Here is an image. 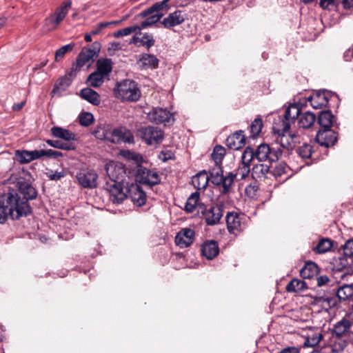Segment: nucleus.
Masks as SVG:
<instances>
[{
    "label": "nucleus",
    "instance_id": "13d9d810",
    "mask_svg": "<svg viewBox=\"0 0 353 353\" xmlns=\"http://www.w3.org/2000/svg\"><path fill=\"white\" fill-rule=\"evenodd\" d=\"M79 123L82 126L88 127L94 122V117L90 112H83L79 116Z\"/></svg>",
    "mask_w": 353,
    "mask_h": 353
},
{
    "label": "nucleus",
    "instance_id": "5701e85b",
    "mask_svg": "<svg viewBox=\"0 0 353 353\" xmlns=\"http://www.w3.org/2000/svg\"><path fill=\"white\" fill-rule=\"evenodd\" d=\"M277 135L276 141L280 144V147H279L280 149L283 148L287 150H292L295 147L296 143L299 142V137L295 134H286V133H282V134Z\"/></svg>",
    "mask_w": 353,
    "mask_h": 353
},
{
    "label": "nucleus",
    "instance_id": "423d86ee",
    "mask_svg": "<svg viewBox=\"0 0 353 353\" xmlns=\"http://www.w3.org/2000/svg\"><path fill=\"white\" fill-rule=\"evenodd\" d=\"M138 136L148 145L158 144L163 139L164 132L158 127L145 126L137 131Z\"/></svg>",
    "mask_w": 353,
    "mask_h": 353
},
{
    "label": "nucleus",
    "instance_id": "dca6fc26",
    "mask_svg": "<svg viewBox=\"0 0 353 353\" xmlns=\"http://www.w3.org/2000/svg\"><path fill=\"white\" fill-rule=\"evenodd\" d=\"M225 219L227 228L230 233L237 234L243 230V217L237 212H228Z\"/></svg>",
    "mask_w": 353,
    "mask_h": 353
},
{
    "label": "nucleus",
    "instance_id": "8fccbe9b",
    "mask_svg": "<svg viewBox=\"0 0 353 353\" xmlns=\"http://www.w3.org/2000/svg\"><path fill=\"white\" fill-rule=\"evenodd\" d=\"M225 155V149L219 145L214 148L213 152L211 154L212 159L214 161V164H222V161Z\"/></svg>",
    "mask_w": 353,
    "mask_h": 353
},
{
    "label": "nucleus",
    "instance_id": "4d7b16f0",
    "mask_svg": "<svg viewBox=\"0 0 353 353\" xmlns=\"http://www.w3.org/2000/svg\"><path fill=\"white\" fill-rule=\"evenodd\" d=\"M140 43L143 46L146 48L148 50H149L150 48L154 45L155 40L152 34L146 32L144 33L142 38L140 39Z\"/></svg>",
    "mask_w": 353,
    "mask_h": 353
},
{
    "label": "nucleus",
    "instance_id": "bf43d9fd",
    "mask_svg": "<svg viewBox=\"0 0 353 353\" xmlns=\"http://www.w3.org/2000/svg\"><path fill=\"white\" fill-rule=\"evenodd\" d=\"M137 29H139V28L137 26L125 28L123 29H121L116 31L115 32H114L113 35L116 38L122 37L124 36L130 35L133 32H138Z\"/></svg>",
    "mask_w": 353,
    "mask_h": 353
},
{
    "label": "nucleus",
    "instance_id": "4c0bfd02",
    "mask_svg": "<svg viewBox=\"0 0 353 353\" xmlns=\"http://www.w3.org/2000/svg\"><path fill=\"white\" fill-rule=\"evenodd\" d=\"M170 0H163L159 2H157L153 4L152 6L148 8V9L143 10L140 13V16L143 18L146 17L154 12L159 13V11L165 10H167L168 8V1Z\"/></svg>",
    "mask_w": 353,
    "mask_h": 353
},
{
    "label": "nucleus",
    "instance_id": "4be33fe9",
    "mask_svg": "<svg viewBox=\"0 0 353 353\" xmlns=\"http://www.w3.org/2000/svg\"><path fill=\"white\" fill-rule=\"evenodd\" d=\"M243 132L240 130L230 135L225 140L226 145L232 150H239L245 144V137L243 134Z\"/></svg>",
    "mask_w": 353,
    "mask_h": 353
},
{
    "label": "nucleus",
    "instance_id": "f03ea898",
    "mask_svg": "<svg viewBox=\"0 0 353 353\" xmlns=\"http://www.w3.org/2000/svg\"><path fill=\"white\" fill-rule=\"evenodd\" d=\"M17 189L8 190V192L3 194V200L8 203H12L14 207L12 210V215L15 217L27 216L32 213V208L28 201L35 199L37 196V191L32 185L25 181L19 180L17 183Z\"/></svg>",
    "mask_w": 353,
    "mask_h": 353
},
{
    "label": "nucleus",
    "instance_id": "69168bd1",
    "mask_svg": "<svg viewBox=\"0 0 353 353\" xmlns=\"http://www.w3.org/2000/svg\"><path fill=\"white\" fill-rule=\"evenodd\" d=\"M126 158L129 160H132L134 161L137 166V169L139 167H141V164L143 161V157L141 154L133 152H128V154L126 155Z\"/></svg>",
    "mask_w": 353,
    "mask_h": 353
},
{
    "label": "nucleus",
    "instance_id": "c9c22d12",
    "mask_svg": "<svg viewBox=\"0 0 353 353\" xmlns=\"http://www.w3.org/2000/svg\"><path fill=\"white\" fill-rule=\"evenodd\" d=\"M80 96L82 99L94 105H98L101 102L99 94L90 88L82 89L80 92Z\"/></svg>",
    "mask_w": 353,
    "mask_h": 353
},
{
    "label": "nucleus",
    "instance_id": "58836bf2",
    "mask_svg": "<svg viewBox=\"0 0 353 353\" xmlns=\"http://www.w3.org/2000/svg\"><path fill=\"white\" fill-rule=\"evenodd\" d=\"M254 159H256L254 150L252 147L248 146L243 151L241 157L243 163L242 169H243L246 173L250 172V163Z\"/></svg>",
    "mask_w": 353,
    "mask_h": 353
},
{
    "label": "nucleus",
    "instance_id": "e2e57ef3",
    "mask_svg": "<svg viewBox=\"0 0 353 353\" xmlns=\"http://www.w3.org/2000/svg\"><path fill=\"white\" fill-rule=\"evenodd\" d=\"M343 253L346 257H353V239L347 240L343 246Z\"/></svg>",
    "mask_w": 353,
    "mask_h": 353
},
{
    "label": "nucleus",
    "instance_id": "79ce46f5",
    "mask_svg": "<svg viewBox=\"0 0 353 353\" xmlns=\"http://www.w3.org/2000/svg\"><path fill=\"white\" fill-rule=\"evenodd\" d=\"M209 173V177L212 183L216 185H220L221 180L223 176L221 164H214V166L210 170Z\"/></svg>",
    "mask_w": 353,
    "mask_h": 353
},
{
    "label": "nucleus",
    "instance_id": "6ab92c4d",
    "mask_svg": "<svg viewBox=\"0 0 353 353\" xmlns=\"http://www.w3.org/2000/svg\"><path fill=\"white\" fill-rule=\"evenodd\" d=\"M252 176L256 181H265L272 179V172L270 165L265 163H259L254 165L252 170Z\"/></svg>",
    "mask_w": 353,
    "mask_h": 353
},
{
    "label": "nucleus",
    "instance_id": "864d4df0",
    "mask_svg": "<svg viewBox=\"0 0 353 353\" xmlns=\"http://www.w3.org/2000/svg\"><path fill=\"white\" fill-rule=\"evenodd\" d=\"M288 170V166L285 163H280L271 170L272 179H278L283 175L286 174Z\"/></svg>",
    "mask_w": 353,
    "mask_h": 353
},
{
    "label": "nucleus",
    "instance_id": "9b49d317",
    "mask_svg": "<svg viewBox=\"0 0 353 353\" xmlns=\"http://www.w3.org/2000/svg\"><path fill=\"white\" fill-rule=\"evenodd\" d=\"M134 141V135L130 130L124 126L113 128L110 143L114 144L132 143Z\"/></svg>",
    "mask_w": 353,
    "mask_h": 353
},
{
    "label": "nucleus",
    "instance_id": "a18cd8bd",
    "mask_svg": "<svg viewBox=\"0 0 353 353\" xmlns=\"http://www.w3.org/2000/svg\"><path fill=\"white\" fill-rule=\"evenodd\" d=\"M235 178L236 174L232 172H229L227 176L222 177L220 183V185L222 187V194H226L230 192Z\"/></svg>",
    "mask_w": 353,
    "mask_h": 353
},
{
    "label": "nucleus",
    "instance_id": "603ef678",
    "mask_svg": "<svg viewBox=\"0 0 353 353\" xmlns=\"http://www.w3.org/2000/svg\"><path fill=\"white\" fill-rule=\"evenodd\" d=\"M103 78L104 76L103 74L96 71L88 76L87 81L91 86L98 88L103 83Z\"/></svg>",
    "mask_w": 353,
    "mask_h": 353
},
{
    "label": "nucleus",
    "instance_id": "39448f33",
    "mask_svg": "<svg viewBox=\"0 0 353 353\" xmlns=\"http://www.w3.org/2000/svg\"><path fill=\"white\" fill-rule=\"evenodd\" d=\"M71 6V0L64 1L61 6L56 8L53 14L46 19L45 26L48 27V30H54L57 28L65 19Z\"/></svg>",
    "mask_w": 353,
    "mask_h": 353
},
{
    "label": "nucleus",
    "instance_id": "7ed1b4c3",
    "mask_svg": "<svg viewBox=\"0 0 353 353\" xmlns=\"http://www.w3.org/2000/svg\"><path fill=\"white\" fill-rule=\"evenodd\" d=\"M114 94L117 99L123 101H137L141 97V92L137 82L125 79L117 83Z\"/></svg>",
    "mask_w": 353,
    "mask_h": 353
},
{
    "label": "nucleus",
    "instance_id": "9d476101",
    "mask_svg": "<svg viewBox=\"0 0 353 353\" xmlns=\"http://www.w3.org/2000/svg\"><path fill=\"white\" fill-rule=\"evenodd\" d=\"M101 50V43L94 41L90 48H83L79 54L76 63H77V68H82L86 63L92 60L94 57H97Z\"/></svg>",
    "mask_w": 353,
    "mask_h": 353
},
{
    "label": "nucleus",
    "instance_id": "b1692460",
    "mask_svg": "<svg viewBox=\"0 0 353 353\" xmlns=\"http://www.w3.org/2000/svg\"><path fill=\"white\" fill-rule=\"evenodd\" d=\"M201 252L207 259L212 260L219 253V244L214 240L205 241L201 245Z\"/></svg>",
    "mask_w": 353,
    "mask_h": 353
},
{
    "label": "nucleus",
    "instance_id": "c756f323",
    "mask_svg": "<svg viewBox=\"0 0 353 353\" xmlns=\"http://www.w3.org/2000/svg\"><path fill=\"white\" fill-rule=\"evenodd\" d=\"M71 78L61 77L59 78L50 92L52 97L55 96H61V93L66 90V89L71 85Z\"/></svg>",
    "mask_w": 353,
    "mask_h": 353
},
{
    "label": "nucleus",
    "instance_id": "393cba45",
    "mask_svg": "<svg viewBox=\"0 0 353 353\" xmlns=\"http://www.w3.org/2000/svg\"><path fill=\"white\" fill-rule=\"evenodd\" d=\"M112 127L106 123H100L93 131L94 136L100 140L110 141Z\"/></svg>",
    "mask_w": 353,
    "mask_h": 353
},
{
    "label": "nucleus",
    "instance_id": "a211bd4d",
    "mask_svg": "<svg viewBox=\"0 0 353 353\" xmlns=\"http://www.w3.org/2000/svg\"><path fill=\"white\" fill-rule=\"evenodd\" d=\"M185 21V14L180 10H175L170 13L168 16L163 19L161 23L165 28L172 29L173 27L181 25Z\"/></svg>",
    "mask_w": 353,
    "mask_h": 353
},
{
    "label": "nucleus",
    "instance_id": "49530a36",
    "mask_svg": "<svg viewBox=\"0 0 353 353\" xmlns=\"http://www.w3.org/2000/svg\"><path fill=\"white\" fill-rule=\"evenodd\" d=\"M332 245V241L330 239H322L312 250L316 253L323 254L330 251Z\"/></svg>",
    "mask_w": 353,
    "mask_h": 353
},
{
    "label": "nucleus",
    "instance_id": "c03bdc74",
    "mask_svg": "<svg viewBox=\"0 0 353 353\" xmlns=\"http://www.w3.org/2000/svg\"><path fill=\"white\" fill-rule=\"evenodd\" d=\"M334 294L338 301H345L352 296L353 288L351 285H345L339 288Z\"/></svg>",
    "mask_w": 353,
    "mask_h": 353
},
{
    "label": "nucleus",
    "instance_id": "412c9836",
    "mask_svg": "<svg viewBox=\"0 0 353 353\" xmlns=\"http://www.w3.org/2000/svg\"><path fill=\"white\" fill-rule=\"evenodd\" d=\"M3 194L0 196V223H6L8 216L13 220L19 219L21 217H15V214L12 215V210H14V207L12 203H8L3 200ZM14 211L13 212H14Z\"/></svg>",
    "mask_w": 353,
    "mask_h": 353
},
{
    "label": "nucleus",
    "instance_id": "aec40b11",
    "mask_svg": "<svg viewBox=\"0 0 353 353\" xmlns=\"http://www.w3.org/2000/svg\"><path fill=\"white\" fill-rule=\"evenodd\" d=\"M15 158L20 164H26L32 161L41 158L40 150L32 151L26 150H17L15 151Z\"/></svg>",
    "mask_w": 353,
    "mask_h": 353
},
{
    "label": "nucleus",
    "instance_id": "0e129e2a",
    "mask_svg": "<svg viewBox=\"0 0 353 353\" xmlns=\"http://www.w3.org/2000/svg\"><path fill=\"white\" fill-rule=\"evenodd\" d=\"M349 265V263L345 257H340L337 260H336V264L334 265V268L336 270L339 272H341L345 270Z\"/></svg>",
    "mask_w": 353,
    "mask_h": 353
},
{
    "label": "nucleus",
    "instance_id": "2f4dec72",
    "mask_svg": "<svg viewBox=\"0 0 353 353\" xmlns=\"http://www.w3.org/2000/svg\"><path fill=\"white\" fill-rule=\"evenodd\" d=\"M210 180L209 175L205 170L199 172L192 177V183L197 190L205 189Z\"/></svg>",
    "mask_w": 353,
    "mask_h": 353
},
{
    "label": "nucleus",
    "instance_id": "774afa93",
    "mask_svg": "<svg viewBox=\"0 0 353 353\" xmlns=\"http://www.w3.org/2000/svg\"><path fill=\"white\" fill-rule=\"evenodd\" d=\"M106 28H108V24L103 23V22H101L99 24H97V26L94 27L90 32L92 36H94L100 34L102 30Z\"/></svg>",
    "mask_w": 353,
    "mask_h": 353
},
{
    "label": "nucleus",
    "instance_id": "0eeeda50",
    "mask_svg": "<svg viewBox=\"0 0 353 353\" xmlns=\"http://www.w3.org/2000/svg\"><path fill=\"white\" fill-rule=\"evenodd\" d=\"M255 158L259 161H268L275 162L281 157L283 151L279 148H270L266 143H262L254 150Z\"/></svg>",
    "mask_w": 353,
    "mask_h": 353
},
{
    "label": "nucleus",
    "instance_id": "bb28decb",
    "mask_svg": "<svg viewBox=\"0 0 353 353\" xmlns=\"http://www.w3.org/2000/svg\"><path fill=\"white\" fill-rule=\"evenodd\" d=\"M200 193L194 192L188 197L184 210L188 213H192L195 210L199 214V206L204 205L200 203Z\"/></svg>",
    "mask_w": 353,
    "mask_h": 353
},
{
    "label": "nucleus",
    "instance_id": "72a5a7b5",
    "mask_svg": "<svg viewBox=\"0 0 353 353\" xmlns=\"http://www.w3.org/2000/svg\"><path fill=\"white\" fill-rule=\"evenodd\" d=\"M334 120V116L331 111H321L318 117V123L322 129H330Z\"/></svg>",
    "mask_w": 353,
    "mask_h": 353
},
{
    "label": "nucleus",
    "instance_id": "ea45409f",
    "mask_svg": "<svg viewBox=\"0 0 353 353\" xmlns=\"http://www.w3.org/2000/svg\"><path fill=\"white\" fill-rule=\"evenodd\" d=\"M290 128V124L285 121L282 117L279 116L276 119H274L272 130L275 134L287 133Z\"/></svg>",
    "mask_w": 353,
    "mask_h": 353
},
{
    "label": "nucleus",
    "instance_id": "a878e982",
    "mask_svg": "<svg viewBox=\"0 0 353 353\" xmlns=\"http://www.w3.org/2000/svg\"><path fill=\"white\" fill-rule=\"evenodd\" d=\"M301 112V108L298 104H291L285 109L282 117L291 125L298 119Z\"/></svg>",
    "mask_w": 353,
    "mask_h": 353
},
{
    "label": "nucleus",
    "instance_id": "f8f14e48",
    "mask_svg": "<svg viewBox=\"0 0 353 353\" xmlns=\"http://www.w3.org/2000/svg\"><path fill=\"white\" fill-rule=\"evenodd\" d=\"M332 97H336V94L327 90H319L308 98L311 105L314 109H321L326 106Z\"/></svg>",
    "mask_w": 353,
    "mask_h": 353
},
{
    "label": "nucleus",
    "instance_id": "ddd939ff",
    "mask_svg": "<svg viewBox=\"0 0 353 353\" xmlns=\"http://www.w3.org/2000/svg\"><path fill=\"white\" fill-rule=\"evenodd\" d=\"M76 178L84 188H94L97 185L98 174L93 170H83L77 173Z\"/></svg>",
    "mask_w": 353,
    "mask_h": 353
},
{
    "label": "nucleus",
    "instance_id": "5fc2aeb1",
    "mask_svg": "<svg viewBox=\"0 0 353 353\" xmlns=\"http://www.w3.org/2000/svg\"><path fill=\"white\" fill-rule=\"evenodd\" d=\"M296 152L302 159H310L313 152L312 146L310 144L304 143L296 150Z\"/></svg>",
    "mask_w": 353,
    "mask_h": 353
},
{
    "label": "nucleus",
    "instance_id": "c85d7f7f",
    "mask_svg": "<svg viewBox=\"0 0 353 353\" xmlns=\"http://www.w3.org/2000/svg\"><path fill=\"white\" fill-rule=\"evenodd\" d=\"M319 272V268L316 263L308 261L305 262L304 266L300 270V275L303 279H311L317 276Z\"/></svg>",
    "mask_w": 353,
    "mask_h": 353
},
{
    "label": "nucleus",
    "instance_id": "2eb2a0df",
    "mask_svg": "<svg viewBox=\"0 0 353 353\" xmlns=\"http://www.w3.org/2000/svg\"><path fill=\"white\" fill-rule=\"evenodd\" d=\"M316 142L321 146L329 148L334 146L338 137L336 132L331 129L319 130L315 137Z\"/></svg>",
    "mask_w": 353,
    "mask_h": 353
},
{
    "label": "nucleus",
    "instance_id": "e433bc0d",
    "mask_svg": "<svg viewBox=\"0 0 353 353\" xmlns=\"http://www.w3.org/2000/svg\"><path fill=\"white\" fill-rule=\"evenodd\" d=\"M299 126L307 129L310 128L316 121V116L312 112L306 111L299 117Z\"/></svg>",
    "mask_w": 353,
    "mask_h": 353
},
{
    "label": "nucleus",
    "instance_id": "680f3d73",
    "mask_svg": "<svg viewBox=\"0 0 353 353\" xmlns=\"http://www.w3.org/2000/svg\"><path fill=\"white\" fill-rule=\"evenodd\" d=\"M41 158L43 157H47L51 159H57L58 157H63V154L61 152L49 150H40Z\"/></svg>",
    "mask_w": 353,
    "mask_h": 353
},
{
    "label": "nucleus",
    "instance_id": "de8ad7c7",
    "mask_svg": "<svg viewBox=\"0 0 353 353\" xmlns=\"http://www.w3.org/2000/svg\"><path fill=\"white\" fill-rule=\"evenodd\" d=\"M307 288L306 283L300 279H292L286 286V290L289 292H298Z\"/></svg>",
    "mask_w": 353,
    "mask_h": 353
},
{
    "label": "nucleus",
    "instance_id": "6e6552de",
    "mask_svg": "<svg viewBox=\"0 0 353 353\" xmlns=\"http://www.w3.org/2000/svg\"><path fill=\"white\" fill-rule=\"evenodd\" d=\"M126 199L130 198L132 202L138 207L145 203L146 194L141 188L133 181H130L123 189Z\"/></svg>",
    "mask_w": 353,
    "mask_h": 353
},
{
    "label": "nucleus",
    "instance_id": "a19ab883",
    "mask_svg": "<svg viewBox=\"0 0 353 353\" xmlns=\"http://www.w3.org/2000/svg\"><path fill=\"white\" fill-rule=\"evenodd\" d=\"M316 301L325 310L335 307L339 302L334 293L330 295L319 296L316 299Z\"/></svg>",
    "mask_w": 353,
    "mask_h": 353
},
{
    "label": "nucleus",
    "instance_id": "f3484780",
    "mask_svg": "<svg viewBox=\"0 0 353 353\" xmlns=\"http://www.w3.org/2000/svg\"><path fill=\"white\" fill-rule=\"evenodd\" d=\"M195 232L190 228L181 230L175 236V243L181 248H185L191 245L194 239Z\"/></svg>",
    "mask_w": 353,
    "mask_h": 353
},
{
    "label": "nucleus",
    "instance_id": "cd10ccee",
    "mask_svg": "<svg viewBox=\"0 0 353 353\" xmlns=\"http://www.w3.org/2000/svg\"><path fill=\"white\" fill-rule=\"evenodd\" d=\"M50 132L54 137L62 139L66 141H75L77 139L74 133L61 127L54 126L51 128Z\"/></svg>",
    "mask_w": 353,
    "mask_h": 353
},
{
    "label": "nucleus",
    "instance_id": "1a4fd4ad",
    "mask_svg": "<svg viewBox=\"0 0 353 353\" xmlns=\"http://www.w3.org/2000/svg\"><path fill=\"white\" fill-rule=\"evenodd\" d=\"M148 119L152 123L170 125L174 123V116L170 111L160 108H155L148 113Z\"/></svg>",
    "mask_w": 353,
    "mask_h": 353
},
{
    "label": "nucleus",
    "instance_id": "f704fd0d",
    "mask_svg": "<svg viewBox=\"0 0 353 353\" xmlns=\"http://www.w3.org/2000/svg\"><path fill=\"white\" fill-rule=\"evenodd\" d=\"M139 62L141 63V68L144 69H154L158 67L159 61L154 54H143Z\"/></svg>",
    "mask_w": 353,
    "mask_h": 353
},
{
    "label": "nucleus",
    "instance_id": "052dcab7",
    "mask_svg": "<svg viewBox=\"0 0 353 353\" xmlns=\"http://www.w3.org/2000/svg\"><path fill=\"white\" fill-rule=\"evenodd\" d=\"M74 44H68L59 48L55 52V60L58 61L59 59H61L64 55L73 50Z\"/></svg>",
    "mask_w": 353,
    "mask_h": 353
},
{
    "label": "nucleus",
    "instance_id": "473e14b6",
    "mask_svg": "<svg viewBox=\"0 0 353 353\" xmlns=\"http://www.w3.org/2000/svg\"><path fill=\"white\" fill-rule=\"evenodd\" d=\"M352 327V325L351 322L344 318L334 325L333 332L336 335V337L341 338L342 336L349 333Z\"/></svg>",
    "mask_w": 353,
    "mask_h": 353
},
{
    "label": "nucleus",
    "instance_id": "4468645a",
    "mask_svg": "<svg viewBox=\"0 0 353 353\" xmlns=\"http://www.w3.org/2000/svg\"><path fill=\"white\" fill-rule=\"evenodd\" d=\"M137 177L139 179V182L154 186L160 183L161 179L158 173L155 171L150 170L143 167H139L137 170Z\"/></svg>",
    "mask_w": 353,
    "mask_h": 353
},
{
    "label": "nucleus",
    "instance_id": "20e7f679",
    "mask_svg": "<svg viewBox=\"0 0 353 353\" xmlns=\"http://www.w3.org/2000/svg\"><path fill=\"white\" fill-rule=\"evenodd\" d=\"M199 214L205 220L208 225H214L220 223L223 215V206L215 204L206 206L202 205L199 206Z\"/></svg>",
    "mask_w": 353,
    "mask_h": 353
},
{
    "label": "nucleus",
    "instance_id": "338daca9",
    "mask_svg": "<svg viewBox=\"0 0 353 353\" xmlns=\"http://www.w3.org/2000/svg\"><path fill=\"white\" fill-rule=\"evenodd\" d=\"M320 6L324 10H332L334 6V0H320Z\"/></svg>",
    "mask_w": 353,
    "mask_h": 353
},
{
    "label": "nucleus",
    "instance_id": "37998d69",
    "mask_svg": "<svg viewBox=\"0 0 353 353\" xmlns=\"http://www.w3.org/2000/svg\"><path fill=\"white\" fill-rule=\"evenodd\" d=\"M112 71V62L109 59H99L97 62V72L103 74L108 75Z\"/></svg>",
    "mask_w": 353,
    "mask_h": 353
},
{
    "label": "nucleus",
    "instance_id": "f257e3e1",
    "mask_svg": "<svg viewBox=\"0 0 353 353\" xmlns=\"http://www.w3.org/2000/svg\"><path fill=\"white\" fill-rule=\"evenodd\" d=\"M105 170L108 179L104 189L109 192L110 199L114 203L120 204L126 199L123 189L132 179L127 174L122 163L110 161L105 165Z\"/></svg>",
    "mask_w": 353,
    "mask_h": 353
},
{
    "label": "nucleus",
    "instance_id": "09e8293b",
    "mask_svg": "<svg viewBox=\"0 0 353 353\" xmlns=\"http://www.w3.org/2000/svg\"><path fill=\"white\" fill-rule=\"evenodd\" d=\"M151 16L148 17L145 21H142L139 26H137L139 29H137L139 33H140L141 30L146 28L148 26H150L157 22L159 21L162 18L163 14L162 13H156L154 14H150Z\"/></svg>",
    "mask_w": 353,
    "mask_h": 353
},
{
    "label": "nucleus",
    "instance_id": "7c9ffc66",
    "mask_svg": "<svg viewBox=\"0 0 353 353\" xmlns=\"http://www.w3.org/2000/svg\"><path fill=\"white\" fill-rule=\"evenodd\" d=\"M323 337V336L321 331L319 330H310V332L307 334L303 345V347H314L320 343Z\"/></svg>",
    "mask_w": 353,
    "mask_h": 353
},
{
    "label": "nucleus",
    "instance_id": "3c124183",
    "mask_svg": "<svg viewBox=\"0 0 353 353\" xmlns=\"http://www.w3.org/2000/svg\"><path fill=\"white\" fill-rule=\"evenodd\" d=\"M263 126V120L261 117L256 118L251 123L250 128V137L252 138L256 137L261 132Z\"/></svg>",
    "mask_w": 353,
    "mask_h": 353
},
{
    "label": "nucleus",
    "instance_id": "6e6d98bb",
    "mask_svg": "<svg viewBox=\"0 0 353 353\" xmlns=\"http://www.w3.org/2000/svg\"><path fill=\"white\" fill-rule=\"evenodd\" d=\"M347 343L345 340L342 339L340 337H336L334 343L331 345V350L334 353H339L344 350L347 346Z\"/></svg>",
    "mask_w": 353,
    "mask_h": 353
}]
</instances>
